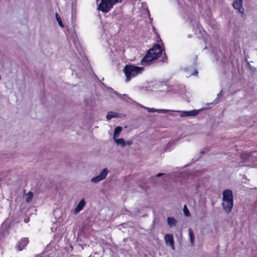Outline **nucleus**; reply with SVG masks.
<instances>
[{
  "instance_id": "19",
  "label": "nucleus",
  "mask_w": 257,
  "mask_h": 257,
  "mask_svg": "<svg viewBox=\"0 0 257 257\" xmlns=\"http://www.w3.org/2000/svg\"><path fill=\"white\" fill-rule=\"evenodd\" d=\"M55 16H56V20H57L59 25L61 27L63 28L64 27V25H63V23H62V22L61 21V18H60V16L57 13H56Z\"/></svg>"
},
{
  "instance_id": "14",
  "label": "nucleus",
  "mask_w": 257,
  "mask_h": 257,
  "mask_svg": "<svg viewBox=\"0 0 257 257\" xmlns=\"http://www.w3.org/2000/svg\"><path fill=\"white\" fill-rule=\"evenodd\" d=\"M177 222V220L173 217H168L167 218V223L170 227L175 226Z\"/></svg>"
},
{
  "instance_id": "4",
  "label": "nucleus",
  "mask_w": 257,
  "mask_h": 257,
  "mask_svg": "<svg viewBox=\"0 0 257 257\" xmlns=\"http://www.w3.org/2000/svg\"><path fill=\"white\" fill-rule=\"evenodd\" d=\"M99 0L96 2L98 3ZM121 0H100V3L98 4L97 10L103 13L108 12L117 3H121Z\"/></svg>"
},
{
  "instance_id": "5",
  "label": "nucleus",
  "mask_w": 257,
  "mask_h": 257,
  "mask_svg": "<svg viewBox=\"0 0 257 257\" xmlns=\"http://www.w3.org/2000/svg\"><path fill=\"white\" fill-rule=\"evenodd\" d=\"M109 173V171L107 168H104L100 172L99 174L96 176L95 177L92 178L91 179V182L92 183H97L105 179Z\"/></svg>"
},
{
  "instance_id": "3",
  "label": "nucleus",
  "mask_w": 257,
  "mask_h": 257,
  "mask_svg": "<svg viewBox=\"0 0 257 257\" xmlns=\"http://www.w3.org/2000/svg\"><path fill=\"white\" fill-rule=\"evenodd\" d=\"M143 70V67L136 66L131 64L126 65L123 70L126 76L125 81L128 82L132 78L141 74Z\"/></svg>"
},
{
  "instance_id": "11",
  "label": "nucleus",
  "mask_w": 257,
  "mask_h": 257,
  "mask_svg": "<svg viewBox=\"0 0 257 257\" xmlns=\"http://www.w3.org/2000/svg\"><path fill=\"white\" fill-rule=\"evenodd\" d=\"M145 109L147 110V111L149 112H158V113H165L168 111H170V110L168 109H155L154 108H150V107H145Z\"/></svg>"
},
{
  "instance_id": "1",
  "label": "nucleus",
  "mask_w": 257,
  "mask_h": 257,
  "mask_svg": "<svg viewBox=\"0 0 257 257\" xmlns=\"http://www.w3.org/2000/svg\"><path fill=\"white\" fill-rule=\"evenodd\" d=\"M162 54V49L159 45L156 44L150 49L143 58L141 63L143 65H149L154 60L157 59Z\"/></svg>"
},
{
  "instance_id": "2",
  "label": "nucleus",
  "mask_w": 257,
  "mask_h": 257,
  "mask_svg": "<svg viewBox=\"0 0 257 257\" xmlns=\"http://www.w3.org/2000/svg\"><path fill=\"white\" fill-rule=\"evenodd\" d=\"M221 205L226 213H229L231 212L233 206V195L231 190L225 189L223 191Z\"/></svg>"
},
{
  "instance_id": "24",
  "label": "nucleus",
  "mask_w": 257,
  "mask_h": 257,
  "mask_svg": "<svg viewBox=\"0 0 257 257\" xmlns=\"http://www.w3.org/2000/svg\"><path fill=\"white\" fill-rule=\"evenodd\" d=\"M137 105L139 106H140V107H142V108H144V109H145V107H147L146 106H144V105H142L141 104H139L138 103H137Z\"/></svg>"
},
{
  "instance_id": "21",
  "label": "nucleus",
  "mask_w": 257,
  "mask_h": 257,
  "mask_svg": "<svg viewBox=\"0 0 257 257\" xmlns=\"http://www.w3.org/2000/svg\"><path fill=\"white\" fill-rule=\"evenodd\" d=\"M163 55H164L163 58L160 61L163 62L167 63V57L166 54L165 52L163 53Z\"/></svg>"
},
{
  "instance_id": "9",
  "label": "nucleus",
  "mask_w": 257,
  "mask_h": 257,
  "mask_svg": "<svg viewBox=\"0 0 257 257\" xmlns=\"http://www.w3.org/2000/svg\"><path fill=\"white\" fill-rule=\"evenodd\" d=\"M180 116L181 117H186L189 116H195L197 115L199 113V110H193L191 111H180Z\"/></svg>"
},
{
  "instance_id": "12",
  "label": "nucleus",
  "mask_w": 257,
  "mask_h": 257,
  "mask_svg": "<svg viewBox=\"0 0 257 257\" xmlns=\"http://www.w3.org/2000/svg\"><path fill=\"white\" fill-rule=\"evenodd\" d=\"M107 89L110 92H112L113 93H114V94H115L116 95H117L118 97H119L120 99H122V100H124L127 102H128V99H130V98L129 97H127V99H126L125 98L123 97V96H126V94H123V95H122L121 94L119 93L118 92H116V91H115L114 90H113L112 88L111 87H108L107 88Z\"/></svg>"
},
{
  "instance_id": "28",
  "label": "nucleus",
  "mask_w": 257,
  "mask_h": 257,
  "mask_svg": "<svg viewBox=\"0 0 257 257\" xmlns=\"http://www.w3.org/2000/svg\"><path fill=\"white\" fill-rule=\"evenodd\" d=\"M35 257H42L41 255H37Z\"/></svg>"
},
{
  "instance_id": "7",
  "label": "nucleus",
  "mask_w": 257,
  "mask_h": 257,
  "mask_svg": "<svg viewBox=\"0 0 257 257\" xmlns=\"http://www.w3.org/2000/svg\"><path fill=\"white\" fill-rule=\"evenodd\" d=\"M164 240L167 245H170L172 249H175L174 240L172 234H166L164 237Z\"/></svg>"
},
{
  "instance_id": "16",
  "label": "nucleus",
  "mask_w": 257,
  "mask_h": 257,
  "mask_svg": "<svg viewBox=\"0 0 257 257\" xmlns=\"http://www.w3.org/2000/svg\"><path fill=\"white\" fill-rule=\"evenodd\" d=\"M115 143L118 145L121 146L122 147H124L126 145L125 142L124 141V139L122 138L120 139H117L115 138V139H113Z\"/></svg>"
},
{
  "instance_id": "20",
  "label": "nucleus",
  "mask_w": 257,
  "mask_h": 257,
  "mask_svg": "<svg viewBox=\"0 0 257 257\" xmlns=\"http://www.w3.org/2000/svg\"><path fill=\"white\" fill-rule=\"evenodd\" d=\"M183 212H184V214L185 216H187V217H189L190 216V212H189V210L188 209L187 206L186 205H185L184 206Z\"/></svg>"
},
{
  "instance_id": "22",
  "label": "nucleus",
  "mask_w": 257,
  "mask_h": 257,
  "mask_svg": "<svg viewBox=\"0 0 257 257\" xmlns=\"http://www.w3.org/2000/svg\"><path fill=\"white\" fill-rule=\"evenodd\" d=\"M126 145L131 146L133 144V142L132 141H128L125 142Z\"/></svg>"
},
{
  "instance_id": "6",
  "label": "nucleus",
  "mask_w": 257,
  "mask_h": 257,
  "mask_svg": "<svg viewBox=\"0 0 257 257\" xmlns=\"http://www.w3.org/2000/svg\"><path fill=\"white\" fill-rule=\"evenodd\" d=\"M28 243V238H22L17 242L16 247L18 251H21L23 249L25 248Z\"/></svg>"
},
{
  "instance_id": "25",
  "label": "nucleus",
  "mask_w": 257,
  "mask_h": 257,
  "mask_svg": "<svg viewBox=\"0 0 257 257\" xmlns=\"http://www.w3.org/2000/svg\"><path fill=\"white\" fill-rule=\"evenodd\" d=\"M198 71L197 70H195L193 73L192 74V75H196L198 74Z\"/></svg>"
},
{
  "instance_id": "23",
  "label": "nucleus",
  "mask_w": 257,
  "mask_h": 257,
  "mask_svg": "<svg viewBox=\"0 0 257 257\" xmlns=\"http://www.w3.org/2000/svg\"><path fill=\"white\" fill-rule=\"evenodd\" d=\"M164 175V173H158L157 174L156 177H160L161 176H163Z\"/></svg>"
},
{
  "instance_id": "15",
  "label": "nucleus",
  "mask_w": 257,
  "mask_h": 257,
  "mask_svg": "<svg viewBox=\"0 0 257 257\" xmlns=\"http://www.w3.org/2000/svg\"><path fill=\"white\" fill-rule=\"evenodd\" d=\"M122 128L121 126H117L115 128L114 133L113 135V139H115V138H117L119 135L121 131H122Z\"/></svg>"
},
{
  "instance_id": "18",
  "label": "nucleus",
  "mask_w": 257,
  "mask_h": 257,
  "mask_svg": "<svg viewBox=\"0 0 257 257\" xmlns=\"http://www.w3.org/2000/svg\"><path fill=\"white\" fill-rule=\"evenodd\" d=\"M116 117H117V115L116 113H115L114 112H112V111H109L107 113L106 117L107 120H110L112 118Z\"/></svg>"
},
{
  "instance_id": "17",
  "label": "nucleus",
  "mask_w": 257,
  "mask_h": 257,
  "mask_svg": "<svg viewBox=\"0 0 257 257\" xmlns=\"http://www.w3.org/2000/svg\"><path fill=\"white\" fill-rule=\"evenodd\" d=\"M188 233L191 245H193L194 242V236L193 230L191 228L188 229Z\"/></svg>"
},
{
  "instance_id": "10",
  "label": "nucleus",
  "mask_w": 257,
  "mask_h": 257,
  "mask_svg": "<svg viewBox=\"0 0 257 257\" xmlns=\"http://www.w3.org/2000/svg\"><path fill=\"white\" fill-rule=\"evenodd\" d=\"M86 202L84 199H81L79 203L78 204L74 210V213L75 214H78L80 211H81L84 206L85 205Z\"/></svg>"
},
{
  "instance_id": "26",
  "label": "nucleus",
  "mask_w": 257,
  "mask_h": 257,
  "mask_svg": "<svg viewBox=\"0 0 257 257\" xmlns=\"http://www.w3.org/2000/svg\"><path fill=\"white\" fill-rule=\"evenodd\" d=\"M222 91H221L219 93H218L217 94V96L219 97V96H221L222 95Z\"/></svg>"
},
{
  "instance_id": "27",
  "label": "nucleus",
  "mask_w": 257,
  "mask_h": 257,
  "mask_svg": "<svg viewBox=\"0 0 257 257\" xmlns=\"http://www.w3.org/2000/svg\"><path fill=\"white\" fill-rule=\"evenodd\" d=\"M214 102L215 103H218V100H217V98H216V99H215L214 100Z\"/></svg>"
},
{
  "instance_id": "13",
  "label": "nucleus",
  "mask_w": 257,
  "mask_h": 257,
  "mask_svg": "<svg viewBox=\"0 0 257 257\" xmlns=\"http://www.w3.org/2000/svg\"><path fill=\"white\" fill-rule=\"evenodd\" d=\"M24 198L27 203H30L32 201L33 197V193L29 191L28 193H26L24 196Z\"/></svg>"
},
{
  "instance_id": "8",
  "label": "nucleus",
  "mask_w": 257,
  "mask_h": 257,
  "mask_svg": "<svg viewBox=\"0 0 257 257\" xmlns=\"http://www.w3.org/2000/svg\"><path fill=\"white\" fill-rule=\"evenodd\" d=\"M233 7L238 10L240 13H243V8L242 7V0H235L232 4Z\"/></svg>"
}]
</instances>
